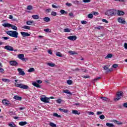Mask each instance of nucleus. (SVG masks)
I'll list each match as a JSON object with an SVG mask.
<instances>
[{
  "mask_svg": "<svg viewBox=\"0 0 127 127\" xmlns=\"http://www.w3.org/2000/svg\"><path fill=\"white\" fill-rule=\"evenodd\" d=\"M69 53L70 54V55H74V54H76V52H73L72 51H69Z\"/></svg>",
  "mask_w": 127,
  "mask_h": 127,
  "instance_id": "nucleus-44",
  "label": "nucleus"
},
{
  "mask_svg": "<svg viewBox=\"0 0 127 127\" xmlns=\"http://www.w3.org/2000/svg\"><path fill=\"white\" fill-rule=\"evenodd\" d=\"M15 86L16 87H18L19 88H21V89H28V86L23 85V84H20L19 83H15Z\"/></svg>",
  "mask_w": 127,
  "mask_h": 127,
  "instance_id": "nucleus-4",
  "label": "nucleus"
},
{
  "mask_svg": "<svg viewBox=\"0 0 127 127\" xmlns=\"http://www.w3.org/2000/svg\"><path fill=\"white\" fill-rule=\"evenodd\" d=\"M32 85H33V86H34L35 87H36L37 88H41L40 85H39L36 82H33Z\"/></svg>",
  "mask_w": 127,
  "mask_h": 127,
  "instance_id": "nucleus-16",
  "label": "nucleus"
},
{
  "mask_svg": "<svg viewBox=\"0 0 127 127\" xmlns=\"http://www.w3.org/2000/svg\"><path fill=\"white\" fill-rule=\"evenodd\" d=\"M88 18H93V15L92 14H89L88 15Z\"/></svg>",
  "mask_w": 127,
  "mask_h": 127,
  "instance_id": "nucleus-55",
  "label": "nucleus"
},
{
  "mask_svg": "<svg viewBox=\"0 0 127 127\" xmlns=\"http://www.w3.org/2000/svg\"><path fill=\"white\" fill-rule=\"evenodd\" d=\"M33 23V22L32 21H26V25H31V24Z\"/></svg>",
  "mask_w": 127,
  "mask_h": 127,
  "instance_id": "nucleus-34",
  "label": "nucleus"
},
{
  "mask_svg": "<svg viewBox=\"0 0 127 127\" xmlns=\"http://www.w3.org/2000/svg\"><path fill=\"white\" fill-rule=\"evenodd\" d=\"M51 14V15H53V16H56L57 15V13H56V12L52 11Z\"/></svg>",
  "mask_w": 127,
  "mask_h": 127,
  "instance_id": "nucleus-37",
  "label": "nucleus"
},
{
  "mask_svg": "<svg viewBox=\"0 0 127 127\" xmlns=\"http://www.w3.org/2000/svg\"><path fill=\"white\" fill-rule=\"evenodd\" d=\"M123 107H124V108H127V103H125L124 104H123Z\"/></svg>",
  "mask_w": 127,
  "mask_h": 127,
  "instance_id": "nucleus-63",
  "label": "nucleus"
},
{
  "mask_svg": "<svg viewBox=\"0 0 127 127\" xmlns=\"http://www.w3.org/2000/svg\"><path fill=\"white\" fill-rule=\"evenodd\" d=\"M13 99H14V100H17V101H21L22 98H21V97L18 96L17 95H15Z\"/></svg>",
  "mask_w": 127,
  "mask_h": 127,
  "instance_id": "nucleus-14",
  "label": "nucleus"
},
{
  "mask_svg": "<svg viewBox=\"0 0 127 127\" xmlns=\"http://www.w3.org/2000/svg\"><path fill=\"white\" fill-rule=\"evenodd\" d=\"M122 97H124V92L123 91H118L117 93L116 98H114L115 101H119L122 99Z\"/></svg>",
  "mask_w": 127,
  "mask_h": 127,
  "instance_id": "nucleus-3",
  "label": "nucleus"
},
{
  "mask_svg": "<svg viewBox=\"0 0 127 127\" xmlns=\"http://www.w3.org/2000/svg\"><path fill=\"white\" fill-rule=\"evenodd\" d=\"M32 18H33V19H39V16H38V15H33L32 16Z\"/></svg>",
  "mask_w": 127,
  "mask_h": 127,
  "instance_id": "nucleus-25",
  "label": "nucleus"
},
{
  "mask_svg": "<svg viewBox=\"0 0 127 127\" xmlns=\"http://www.w3.org/2000/svg\"><path fill=\"white\" fill-rule=\"evenodd\" d=\"M71 113L73 114V115H81V113L78 112L77 110H72Z\"/></svg>",
  "mask_w": 127,
  "mask_h": 127,
  "instance_id": "nucleus-20",
  "label": "nucleus"
},
{
  "mask_svg": "<svg viewBox=\"0 0 127 127\" xmlns=\"http://www.w3.org/2000/svg\"><path fill=\"white\" fill-rule=\"evenodd\" d=\"M118 20L120 22V23H126V21L124 20V19H122V18H119Z\"/></svg>",
  "mask_w": 127,
  "mask_h": 127,
  "instance_id": "nucleus-22",
  "label": "nucleus"
},
{
  "mask_svg": "<svg viewBox=\"0 0 127 127\" xmlns=\"http://www.w3.org/2000/svg\"><path fill=\"white\" fill-rule=\"evenodd\" d=\"M70 112L67 109H64V113L67 114V113H69Z\"/></svg>",
  "mask_w": 127,
  "mask_h": 127,
  "instance_id": "nucleus-53",
  "label": "nucleus"
},
{
  "mask_svg": "<svg viewBox=\"0 0 127 127\" xmlns=\"http://www.w3.org/2000/svg\"><path fill=\"white\" fill-rule=\"evenodd\" d=\"M47 65L50 66V67H54V66H55V64L54 63H48Z\"/></svg>",
  "mask_w": 127,
  "mask_h": 127,
  "instance_id": "nucleus-33",
  "label": "nucleus"
},
{
  "mask_svg": "<svg viewBox=\"0 0 127 127\" xmlns=\"http://www.w3.org/2000/svg\"><path fill=\"white\" fill-rule=\"evenodd\" d=\"M69 16H71V17H74V14H73L72 12H70L68 14Z\"/></svg>",
  "mask_w": 127,
  "mask_h": 127,
  "instance_id": "nucleus-56",
  "label": "nucleus"
},
{
  "mask_svg": "<svg viewBox=\"0 0 127 127\" xmlns=\"http://www.w3.org/2000/svg\"><path fill=\"white\" fill-rule=\"evenodd\" d=\"M4 72V70L1 67H0V73H3Z\"/></svg>",
  "mask_w": 127,
  "mask_h": 127,
  "instance_id": "nucleus-59",
  "label": "nucleus"
},
{
  "mask_svg": "<svg viewBox=\"0 0 127 127\" xmlns=\"http://www.w3.org/2000/svg\"><path fill=\"white\" fill-rule=\"evenodd\" d=\"M2 38L4 40H7V39H9V37H3Z\"/></svg>",
  "mask_w": 127,
  "mask_h": 127,
  "instance_id": "nucleus-60",
  "label": "nucleus"
},
{
  "mask_svg": "<svg viewBox=\"0 0 127 127\" xmlns=\"http://www.w3.org/2000/svg\"><path fill=\"white\" fill-rule=\"evenodd\" d=\"M21 34L23 36V37H25L26 36H30V34H28V33H26L25 32H21Z\"/></svg>",
  "mask_w": 127,
  "mask_h": 127,
  "instance_id": "nucleus-13",
  "label": "nucleus"
},
{
  "mask_svg": "<svg viewBox=\"0 0 127 127\" xmlns=\"http://www.w3.org/2000/svg\"><path fill=\"white\" fill-rule=\"evenodd\" d=\"M102 21H103V22H105V23H109V21L106 20L105 19H103Z\"/></svg>",
  "mask_w": 127,
  "mask_h": 127,
  "instance_id": "nucleus-47",
  "label": "nucleus"
},
{
  "mask_svg": "<svg viewBox=\"0 0 127 127\" xmlns=\"http://www.w3.org/2000/svg\"><path fill=\"white\" fill-rule=\"evenodd\" d=\"M64 32H70V29H69L68 28L64 29Z\"/></svg>",
  "mask_w": 127,
  "mask_h": 127,
  "instance_id": "nucleus-45",
  "label": "nucleus"
},
{
  "mask_svg": "<svg viewBox=\"0 0 127 127\" xmlns=\"http://www.w3.org/2000/svg\"><path fill=\"white\" fill-rule=\"evenodd\" d=\"M37 83L38 84H41V83H42V81L40 80H37Z\"/></svg>",
  "mask_w": 127,
  "mask_h": 127,
  "instance_id": "nucleus-62",
  "label": "nucleus"
},
{
  "mask_svg": "<svg viewBox=\"0 0 127 127\" xmlns=\"http://www.w3.org/2000/svg\"><path fill=\"white\" fill-rule=\"evenodd\" d=\"M100 79H102V77H98L97 78H94L93 80H92V83H93L94 84H95V83H96V82H97V81H99L100 80Z\"/></svg>",
  "mask_w": 127,
  "mask_h": 127,
  "instance_id": "nucleus-18",
  "label": "nucleus"
},
{
  "mask_svg": "<svg viewBox=\"0 0 127 127\" xmlns=\"http://www.w3.org/2000/svg\"><path fill=\"white\" fill-rule=\"evenodd\" d=\"M113 57V55L109 54L106 57V59H108L109 58H112Z\"/></svg>",
  "mask_w": 127,
  "mask_h": 127,
  "instance_id": "nucleus-35",
  "label": "nucleus"
},
{
  "mask_svg": "<svg viewBox=\"0 0 127 127\" xmlns=\"http://www.w3.org/2000/svg\"><path fill=\"white\" fill-rule=\"evenodd\" d=\"M56 56L58 57H63V55L60 52H57L56 54Z\"/></svg>",
  "mask_w": 127,
  "mask_h": 127,
  "instance_id": "nucleus-24",
  "label": "nucleus"
},
{
  "mask_svg": "<svg viewBox=\"0 0 127 127\" xmlns=\"http://www.w3.org/2000/svg\"><path fill=\"white\" fill-rule=\"evenodd\" d=\"M113 122V123H115V124H117V125H121V122H120L117 120H114Z\"/></svg>",
  "mask_w": 127,
  "mask_h": 127,
  "instance_id": "nucleus-40",
  "label": "nucleus"
},
{
  "mask_svg": "<svg viewBox=\"0 0 127 127\" xmlns=\"http://www.w3.org/2000/svg\"><path fill=\"white\" fill-rule=\"evenodd\" d=\"M44 31H45V32H51L50 29H45Z\"/></svg>",
  "mask_w": 127,
  "mask_h": 127,
  "instance_id": "nucleus-51",
  "label": "nucleus"
},
{
  "mask_svg": "<svg viewBox=\"0 0 127 127\" xmlns=\"http://www.w3.org/2000/svg\"><path fill=\"white\" fill-rule=\"evenodd\" d=\"M113 68H115L116 69V68H118V64H114L112 65Z\"/></svg>",
  "mask_w": 127,
  "mask_h": 127,
  "instance_id": "nucleus-49",
  "label": "nucleus"
},
{
  "mask_svg": "<svg viewBox=\"0 0 127 127\" xmlns=\"http://www.w3.org/2000/svg\"><path fill=\"white\" fill-rule=\"evenodd\" d=\"M2 26H4V27H10L11 26V24L8 23H5L2 24Z\"/></svg>",
  "mask_w": 127,
  "mask_h": 127,
  "instance_id": "nucleus-17",
  "label": "nucleus"
},
{
  "mask_svg": "<svg viewBox=\"0 0 127 127\" xmlns=\"http://www.w3.org/2000/svg\"><path fill=\"white\" fill-rule=\"evenodd\" d=\"M83 2H90L91 0H82Z\"/></svg>",
  "mask_w": 127,
  "mask_h": 127,
  "instance_id": "nucleus-57",
  "label": "nucleus"
},
{
  "mask_svg": "<svg viewBox=\"0 0 127 127\" xmlns=\"http://www.w3.org/2000/svg\"><path fill=\"white\" fill-rule=\"evenodd\" d=\"M2 81H3V82H7L8 83L10 81L9 79H6V78H3L2 79Z\"/></svg>",
  "mask_w": 127,
  "mask_h": 127,
  "instance_id": "nucleus-39",
  "label": "nucleus"
},
{
  "mask_svg": "<svg viewBox=\"0 0 127 127\" xmlns=\"http://www.w3.org/2000/svg\"><path fill=\"white\" fill-rule=\"evenodd\" d=\"M124 47H125V49H127V43L124 44Z\"/></svg>",
  "mask_w": 127,
  "mask_h": 127,
  "instance_id": "nucleus-64",
  "label": "nucleus"
},
{
  "mask_svg": "<svg viewBox=\"0 0 127 127\" xmlns=\"http://www.w3.org/2000/svg\"><path fill=\"white\" fill-rule=\"evenodd\" d=\"M19 126H21V127H23V126H25L26 125H27V122L26 121L25 122H21L19 123Z\"/></svg>",
  "mask_w": 127,
  "mask_h": 127,
  "instance_id": "nucleus-15",
  "label": "nucleus"
},
{
  "mask_svg": "<svg viewBox=\"0 0 127 127\" xmlns=\"http://www.w3.org/2000/svg\"><path fill=\"white\" fill-rule=\"evenodd\" d=\"M49 126H50V127H56V124L52 123V122H51L50 124H49Z\"/></svg>",
  "mask_w": 127,
  "mask_h": 127,
  "instance_id": "nucleus-31",
  "label": "nucleus"
},
{
  "mask_svg": "<svg viewBox=\"0 0 127 127\" xmlns=\"http://www.w3.org/2000/svg\"><path fill=\"white\" fill-rule=\"evenodd\" d=\"M106 126H107V127H115L114 125L112 124V123H106Z\"/></svg>",
  "mask_w": 127,
  "mask_h": 127,
  "instance_id": "nucleus-26",
  "label": "nucleus"
},
{
  "mask_svg": "<svg viewBox=\"0 0 127 127\" xmlns=\"http://www.w3.org/2000/svg\"><path fill=\"white\" fill-rule=\"evenodd\" d=\"M63 93H65V94H68V95H72V93L70 92V91L69 90H64L63 91Z\"/></svg>",
  "mask_w": 127,
  "mask_h": 127,
  "instance_id": "nucleus-23",
  "label": "nucleus"
},
{
  "mask_svg": "<svg viewBox=\"0 0 127 127\" xmlns=\"http://www.w3.org/2000/svg\"><path fill=\"white\" fill-rule=\"evenodd\" d=\"M9 64L11 66H17V65H18V64L15 61H10Z\"/></svg>",
  "mask_w": 127,
  "mask_h": 127,
  "instance_id": "nucleus-10",
  "label": "nucleus"
},
{
  "mask_svg": "<svg viewBox=\"0 0 127 127\" xmlns=\"http://www.w3.org/2000/svg\"><path fill=\"white\" fill-rule=\"evenodd\" d=\"M17 71L19 72V75H21V76H24V75H25V73L22 70V69L18 68Z\"/></svg>",
  "mask_w": 127,
  "mask_h": 127,
  "instance_id": "nucleus-11",
  "label": "nucleus"
},
{
  "mask_svg": "<svg viewBox=\"0 0 127 127\" xmlns=\"http://www.w3.org/2000/svg\"><path fill=\"white\" fill-rule=\"evenodd\" d=\"M10 27H11L12 29H13V30H17V27L14 25H11Z\"/></svg>",
  "mask_w": 127,
  "mask_h": 127,
  "instance_id": "nucleus-32",
  "label": "nucleus"
},
{
  "mask_svg": "<svg viewBox=\"0 0 127 127\" xmlns=\"http://www.w3.org/2000/svg\"><path fill=\"white\" fill-rule=\"evenodd\" d=\"M60 12L62 14H64V13H67V11H65L64 10H61Z\"/></svg>",
  "mask_w": 127,
  "mask_h": 127,
  "instance_id": "nucleus-41",
  "label": "nucleus"
},
{
  "mask_svg": "<svg viewBox=\"0 0 127 127\" xmlns=\"http://www.w3.org/2000/svg\"><path fill=\"white\" fill-rule=\"evenodd\" d=\"M27 9H28V10H31V9H32V6L31 5L27 6Z\"/></svg>",
  "mask_w": 127,
  "mask_h": 127,
  "instance_id": "nucleus-38",
  "label": "nucleus"
},
{
  "mask_svg": "<svg viewBox=\"0 0 127 127\" xmlns=\"http://www.w3.org/2000/svg\"><path fill=\"white\" fill-rule=\"evenodd\" d=\"M17 57L20 60H22L23 62H26L27 61V59L24 58V55L22 54H20L18 55Z\"/></svg>",
  "mask_w": 127,
  "mask_h": 127,
  "instance_id": "nucleus-5",
  "label": "nucleus"
},
{
  "mask_svg": "<svg viewBox=\"0 0 127 127\" xmlns=\"http://www.w3.org/2000/svg\"><path fill=\"white\" fill-rule=\"evenodd\" d=\"M82 24H87V21H81Z\"/></svg>",
  "mask_w": 127,
  "mask_h": 127,
  "instance_id": "nucleus-61",
  "label": "nucleus"
},
{
  "mask_svg": "<svg viewBox=\"0 0 127 127\" xmlns=\"http://www.w3.org/2000/svg\"><path fill=\"white\" fill-rule=\"evenodd\" d=\"M22 28H24V29H27L28 30H29L30 29V27L28 26L25 25L22 27Z\"/></svg>",
  "mask_w": 127,
  "mask_h": 127,
  "instance_id": "nucleus-28",
  "label": "nucleus"
},
{
  "mask_svg": "<svg viewBox=\"0 0 127 127\" xmlns=\"http://www.w3.org/2000/svg\"><path fill=\"white\" fill-rule=\"evenodd\" d=\"M117 14L118 15L121 16V15H124V14H125V12L123 11L118 10Z\"/></svg>",
  "mask_w": 127,
  "mask_h": 127,
  "instance_id": "nucleus-19",
  "label": "nucleus"
},
{
  "mask_svg": "<svg viewBox=\"0 0 127 127\" xmlns=\"http://www.w3.org/2000/svg\"><path fill=\"white\" fill-rule=\"evenodd\" d=\"M34 71H35V69H34V68L33 67H31L28 70V72H29V73L34 72Z\"/></svg>",
  "mask_w": 127,
  "mask_h": 127,
  "instance_id": "nucleus-27",
  "label": "nucleus"
},
{
  "mask_svg": "<svg viewBox=\"0 0 127 127\" xmlns=\"http://www.w3.org/2000/svg\"><path fill=\"white\" fill-rule=\"evenodd\" d=\"M66 83L68 84V85H72L73 81L71 80H67Z\"/></svg>",
  "mask_w": 127,
  "mask_h": 127,
  "instance_id": "nucleus-36",
  "label": "nucleus"
},
{
  "mask_svg": "<svg viewBox=\"0 0 127 127\" xmlns=\"http://www.w3.org/2000/svg\"><path fill=\"white\" fill-rule=\"evenodd\" d=\"M2 104H3L5 106H8L9 105V101H8L6 99H4L2 101Z\"/></svg>",
  "mask_w": 127,
  "mask_h": 127,
  "instance_id": "nucleus-12",
  "label": "nucleus"
},
{
  "mask_svg": "<svg viewBox=\"0 0 127 127\" xmlns=\"http://www.w3.org/2000/svg\"><path fill=\"white\" fill-rule=\"evenodd\" d=\"M93 15H99V13L98 12L94 11L93 12Z\"/></svg>",
  "mask_w": 127,
  "mask_h": 127,
  "instance_id": "nucleus-58",
  "label": "nucleus"
},
{
  "mask_svg": "<svg viewBox=\"0 0 127 127\" xmlns=\"http://www.w3.org/2000/svg\"><path fill=\"white\" fill-rule=\"evenodd\" d=\"M44 21H45L46 22H49L50 21L51 19L50 18L48 17H45V18H43Z\"/></svg>",
  "mask_w": 127,
  "mask_h": 127,
  "instance_id": "nucleus-21",
  "label": "nucleus"
},
{
  "mask_svg": "<svg viewBox=\"0 0 127 127\" xmlns=\"http://www.w3.org/2000/svg\"><path fill=\"white\" fill-rule=\"evenodd\" d=\"M95 114V113L93 112H88V115H89V116H93Z\"/></svg>",
  "mask_w": 127,
  "mask_h": 127,
  "instance_id": "nucleus-48",
  "label": "nucleus"
},
{
  "mask_svg": "<svg viewBox=\"0 0 127 127\" xmlns=\"http://www.w3.org/2000/svg\"><path fill=\"white\" fill-rule=\"evenodd\" d=\"M40 100L44 103H49V98L48 97H41Z\"/></svg>",
  "mask_w": 127,
  "mask_h": 127,
  "instance_id": "nucleus-7",
  "label": "nucleus"
},
{
  "mask_svg": "<svg viewBox=\"0 0 127 127\" xmlns=\"http://www.w3.org/2000/svg\"><path fill=\"white\" fill-rule=\"evenodd\" d=\"M62 102V100H61V99H59L57 100V103H58V104H61Z\"/></svg>",
  "mask_w": 127,
  "mask_h": 127,
  "instance_id": "nucleus-46",
  "label": "nucleus"
},
{
  "mask_svg": "<svg viewBox=\"0 0 127 127\" xmlns=\"http://www.w3.org/2000/svg\"><path fill=\"white\" fill-rule=\"evenodd\" d=\"M67 39L71 40V41H74L77 39V37L76 36H70L67 37Z\"/></svg>",
  "mask_w": 127,
  "mask_h": 127,
  "instance_id": "nucleus-9",
  "label": "nucleus"
},
{
  "mask_svg": "<svg viewBox=\"0 0 127 127\" xmlns=\"http://www.w3.org/2000/svg\"><path fill=\"white\" fill-rule=\"evenodd\" d=\"M102 114H103V112H100V111H98L96 113V115L97 116H99V115H102Z\"/></svg>",
  "mask_w": 127,
  "mask_h": 127,
  "instance_id": "nucleus-54",
  "label": "nucleus"
},
{
  "mask_svg": "<svg viewBox=\"0 0 127 127\" xmlns=\"http://www.w3.org/2000/svg\"><path fill=\"white\" fill-rule=\"evenodd\" d=\"M99 118L100 120H104L105 119V116L102 115L99 116Z\"/></svg>",
  "mask_w": 127,
  "mask_h": 127,
  "instance_id": "nucleus-43",
  "label": "nucleus"
},
{
  "mask_svg": "<svg viewBox=\"0 0 127 127\" xmlns=\"http://www.w3.org/2000/svg\"><path fill=\"white\" fill-rule=\"evenodd\" d=\"M53 116H54V117H56L57 118H61V116L58 115V114H57L56 113H54L53 114Z\"/></svg>",
  "mask_w": 127,
  "mask_h": 127,
  "instance_id": "nucleus-29",
  "label": "nucleus"
},
{
  "mask_svg": "<svg viewBox=\"0 0 127 127\" xmlns=\"http://www.w3.org/2000/svg\"><path fill=\"white\" fill-rule=\"evenodd\" d=\"M9 127H16V125H15L13 123H11L8 124Z\"/></svg>",
  "mask_w": 127,
  "mask_h": 127,
  "instance_id": "nucleus-30",
  "label": "nucleus"
},
{
  "mask_svg": "<svg viewBox=\"0 0 127 127\" xmlns=\"http://www.w3.org/2000/svg\"><path fill=\"white\" fill-rule=\"evenodd\" d=\"M102 100L103 101H108V99L107 97H101Z\"/></svg>",
  "mask_w": 127,
  "mask_h": 127,
  "instance_id": "nucleus-52",
  "label": "nucleus"
},
{
  "mask_svg": "<svg viewBox=\"0 0 127 127\" xmlns=\"http://www.w3.org/2000/svg\"><path fill=\"white\" fill-rule=\"evenodd\" d=\"M80 70H81L82 72H84V73H87V72L88 71L87 69L83 68H80Z\"/></svg>",
  "mask_w": 127,
  "mask_h": 127,
  "instance_id": "nucleus-42",
  "label": "nucleus"
},
{
  "mask_svg": "<svg viewBox=\"0 0 127 127\" xmlns=\"http://www.w3.org/2000/svg\"><path fill=\"white\" fill-rule=\"evenodd\" d=\"M6 33L11 37H14V38H17L18 37V33L15 31H7Z\"/></svg>",
  "mask_w": 127,
  "mask_h": 127,
  "instance_id": "nucleus-1",
  "label": "nucleus"
},
{
  "mask_svg": "<svg viewBox=\"0 0 127 127\" xmlns=\"http://www.w3.org/2000/svg\"><path fill=\"white\" fill-rule=\"evenodd\" d=\"M103 69L105 71V73H109L113 71V68H109L108 65H105L103 66Z\"/></svg>",
  "mask_w": 127,
  "mask_h": 127,
  "instance_id": "nucleus-6",
  "label": "nucleus"
},
{
  "mask_svg": "<svg viewBox=\"0 0 127 127\" xmlns=\"http://www.w3.org/2000/svg\"><path fill=\"white\" fill-rule=\"evenodd\" d=\"M117 13V10L114 9H111L108 10H107L105 12V15H108V16H113V15H115Z\"/></svg>",
  "mask_w": 127,
  "mask_h": 127,
  "instance_id": "nucleus-2",
  "label": "nucleus"
},
{
  "mask_svg": "<svg viewBox=\"0 0 127 127\" xmlns=\"http://www.w3.org/2000/svg\"><path fill=\"white\" fill-rule=\"evenodd\" d=\"M4 48L8 51H13V48L9 45L5 46Z\"/></svg>",
  "mask_w": 127,
  "mask_h": 127,
  "instance_id": "nucleus-8",
  "label": "nucleus"
},
{
  "mask_svg": "<svg viewBox=\"0 0 127 127\" xmlns=\"http://www.w3.org/2000/svg\"><path fill=\"white\" fill-rule=\"evenodd\" d=\"M65 4L67 6H72V3H71L66 2Z\"/></svg>",
  "mask_w": 127,
  "mask_h": 127,
  "instance_id": "nucleus-50",
  "label": "nucleus"
}]
</instances>
